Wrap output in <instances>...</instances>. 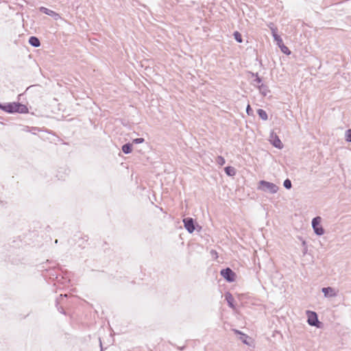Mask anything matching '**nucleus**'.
<instances>
[{
  "label": "nucleus",
  "mask_w": 351,
  "mask_h": 351,
  "mask_svg": "<svg viewBox=\"0 0 351 351\" xmlns=\"http://www.w3.org/2000/svg\"><path fill=\"white\" fill-rule=\"evenodd\" d=\"M225 300L227 302L228 306L232 308L235 309L237 304L234 298L230 291H226L224 294Z\"/></svg>",
  "instance_id": "nucleus-12"
},
{
  "label": "nucleus",
  "mask_w": 351,
  "mask_h": 351,
  "mask_svg": "<svg viewBox=\"0 0 351 351\" xmlns=\"http://www.w3.org/2000/svg\"><path fill=\"white\" fill-rule=\"evenodd\" d=\"M29 88H30V86H29V87H28L24 93H21V94L18 95V96H17V101H21V97L25 95V92H26V91H27Z\"/></svg>",
  "instance_id": "nucleus-34"
},
{
  "label": "nucleus",
  "mask_w": 351,
  "mask_h": 351,
  "mask_svg": "<svg viewBox=\"0 0 351 351\" xmlns=\"http://www.w3.org/2000/svg\"><path fill=\"white\" fill-rule=\"evenodd\" d=\"M267 27L271 30L272 37L278 34V29L274 23H269V24H267Z\"/></svg>",
  "instance_id": "nucleus-21"
},
{
  "label": "nucleus",
  "mask_w": 351,
  "mask_h": 351,
  "mask_svg": "<svg viewBox=\"0 0 351 351\" xmlns=\"http://www.w3.org/2000/svg\"><path fill=\"white\" fill-rule=\"evenodd\" d=\"M257 190L270 194H275L279 190V187L273 182L265 180H261L257 184Z\"/></svg>",
  "instance_id": "nucleus-3"
},
{
  "label": "nucleus",
  "mask_w": 351,
  "mask_h": 351,
  "mask_svg": "<svg viewBox=\"0 0 351 351\" xmlns=\"http://www.w3.org/2000/svg\"><path fill=\"white\" fill-rule=\"evenodd\" d=\"M182 223L186 230L190 234L195 231L199 232L202 230V226L198 223L196 219L190 217H184Z\"/></svg>",
  "instance_id": "nucleus-2"
},
{
  "label": "nucleus",
  "mask_w": 351,
  "mask_h": 351,
  "mask_svg": "<svg viewBox=\"0 0 351 351\" xmlns=\"http://www.w3.org/2000/svg\"><path fill=\"white\" fill-rule=\"evenodd\" d=\"M245 110L248 116L254 117L253 109L252 108L251 106L249 104L247 105Z\"/></svg>",
  "instance_id": "nucleus-27"
},
{
  "label": "nucleus",
  "mask_w": 351,
  "mask_h": 351,
  "mask_svg": "<svg viewBox=\"0 0 351 351\" xmlns=\"http://www.w3.org/2000/svg\"><path fill=\"white\" fill-rule=\"evenodd\" d=\"M185 348V346L179 347L178 349L180 350H183Z\"/></svg>",
  "instance_id": "nucleus-42"
},
{
  "label": "nucleus",
  "mask_w": 351,
  "mask_h": 351,
  "mask_svg": "<svg viewBox=\"0 0 351 351\" xmlns=\"http://www.w3.org/2000/svg\"><path fill=\"white\" fill-rule=\"evenodd\" d=\"M344 140L346 143H351V128L345 131Z\"/></svg>",
  "instance_id": "nucleus-24"
},
{
  "label": "nucleus",
  "mask_w": 351,
  "mask_h": 351,
  "mask_svg": "<svg viewBox=\"0 0 351 351\" xmlns=\"http://www.w3.org/2000/svg\"><path fill=\"white\" fill-rule=\"evenodd\" d=\"M13 110H14L13 101L4 103L3 112L8 113V114H14Z\"/></svg>",
  "instance_id": "nucleus-20"
},
{
  "label": "nucleus",
  "mask_w": 351,
  "mask_h": 351,
  "mask_svg": "<svg viewBox=\"0 0 351 351\" xmlns=\"http://www.w3.org/2000/svg\"><path fill=\"white\" fill-rule=\"evenodd\" d=\"M283 186L286 189H288V190L291 189L292 188V183H291V180L289 178L285 179L283 182Z\"/></svg>",
  "instance_id": "nucleus-25"
},
{
  "label": "nucleus",
  "mask_w": 351,
  "mask_h": 351,
  "mask_svg": "<svg viewBox=\"0 0 351 351\" xmlns=\"http://www.w3.org/2000/svg\"><path fill=\"white\" fill-rule=\"evenodd\" d=\"M322 217L319 216H316L313 218L311 221V226L313 230L314 233L317 236H322L325 233V229L322 225Z\"/></svg>",
  "instance_id": "nucleus-6"
},
{
  "label": "nucleus",
  "mask_w": 351,
  "mask_h": 351,
  "mask_svg": "<svg viewBox=\"0 0 351 351\" xmlns=\"http://www.w3.org/2000/svg\"><path fill=\"white\" fill-rule=\"evenodd\" d=\"M308 247H302V254L305 255L307 253Z\"/></svg>",
  "instance_id": "nucleus-38"
},
{
  "label": "nucleus",
  "mask_w": 351,
  "mask_h": 351,
  "mask_svg": "<svg viewBox=\"0 0 351 351\" xmlns=\"http://www.w3.org/2000/svg\"><path fill=\"white\" fill-rule=\"evenodd\" d=\"M256 60L257 62H258L259 65H260V66H261V67H264L263 64V62H262V60H261V58H259L257 56V57H256Z\"/></svg>",
  "instance_id": "nucleus-35"
},
{
  "label": "nucleus",
  "mask_w": 351,
  "mask_h": 351,
  "mask_svg": "<svg viewBox=\"0 0 351 351\" xmlns=\"http://www.w3.org/2000/svg\"><path fill=\"white\" fill-rule=\"evenodd\" d=\"M256 113L261 120H263V121L268 120V114L265 110H263L262 108H258L256 110Z\"/></svg>",
  "instance_id": "nucleus-19"
},
{
  "label": "nucleus",
  "mask_w": 351,
  "mask_h": 351,
  "mask_svg": "<svg viewBox=\"0 0 351 351\" xmlns=\"http://www.w3.org/2000/svg\"><path fill=\"white\" fill-rule=\"evenodd\" d=\"M210 254L215 259L217 258L218 256H218V253H217V252L215 250H210Z\"/></svg>",
  "instance_id": "nucleus-32"
},
{
  "label": "nucleus",
  "mask_w": 351,
  "mask_h": 351,
  "mask_svg": "<svg viewBox=\"0 0 351 351\" xmlns=\"http://www.w3.org/2000/svg\"><path fill=\"white\" fill-rule=\"evenodd\" d=\"M133 150L134 147L132 143L130 142H128L121 146V151L125 154H130L133 152Z\"/></svg>",
  "instance_id": "nucleus-17"
},
{
  "label": "nucleus",
  "mask_w": 351,
  "mask_h": 351,
  "mask_svg": "<svg viewBox=\"0 0 351 351\" xmlns=\"http://www.w3.org/2000/svg\"><path fill=\"white\" fill-rule=\"evenodd\" d=\"M28 43L33 47H39L41 45L39 38L35 36H31L29 38Z\"/></svg>",
  "instance_id": "nucleus-16"
},
{
  "label": "nucleus",
  "mask_w": 351,
  "mask_h": 351,
  "mask_svg": "<svg viewBox=\"0 0 351 351\" xmlns=\"http://www.w3.org/2000/svg\"><path fill=\"white\" fill-rule=\"evenodd\" d=\"M29 112V111L27 105L23 104V103L19 101V114H27Z\"/></svg>",
  "instance_id": "nucleus-22"
},
{
  "label": "nucleus",
  "mask_w": 351,
  "mask_h": 351,
  "mask_svg": "<svg viewBox=\"0 0 351 351\" xmlns=\"http://www.w3.org/2000/svg\"><path fill=\"white\" fill-rule=\"evenodd\" d=\"M99 346H100V351H104L106 348L103 347L102 342L101 339L99 338Z\"/></svg>",
  "instance_id": "nucleus-37"
},
{
  "label": "nucleus",
  "mask_w": 351,
  "mask_h": 351,
  "mask_svg": "<svg viewBox=\"0 0 351 351\" xmlns=\"http://www.w3.org/2000/svg\"><path fill=\"white\" fill-rule=\"evenodd\" d=\"M219 273L227 282H234L237 280V274L229 267L221 269Z\"/></svg>",
  "instance_id": "nucleus-7"
},
{
  "label": "nucleus",
  "mask_w": 351,
  "mask_h": 351,
  "mask_svg": "<svg viewBox=\"0 0 351 351\" xmlns=\"http://www.w3.org/2000/svg\"><path fill=\"white\" fill-rule=\"evenodd\" d=\"M273 38L274 41L276 43V45L280 49L282 53L287 56L291 54V51L285 45L283 40L279 34L274 36Z\"/></svg>",
  "instance_id": "nucleus-9"
},
{
  "label": "nucleus",
  "mask_w": 351,
  "mask_h": 351,
  "mask_svg": "<svg viewBox=\"0 0 351 351\" xmlns=\"http://www.w3.org/2000/svg\"><path fill=\"white\" fill-rule=\"evenodd\" d=\"M234 39L238 43H243V37L239 31H234L232 34Z\"/></svg>",
  "instance_id": "nucleus-23"
},
{
  "label": "nucleus",
  "mask_w": 351,
  "mask_h": 351,
  "mask_svg": "<svg viewBox=\"0 0 351 351\" xmlns=\"http://www.w3.org/2000/svg\"><path fill=\"white\" fill-rule=\"evenodd\" d=\"M268 141L273 147L278 149H282L284 147V144L274 130L270 131Z\"/></svg>",
  "instance_id": "nucleus-8"
},
{
  "label": "nucleus",
  "mask_w": 351,
  "mask_h": 351,
  "mask_svg": "<svg viewBox=\"0 0 351 351\" xmlns=\"http://www.w3.org/2000/svg\"><path fill=\"white\" fill-rule=\"evenodd\" d=\"M254 82H256L257 84V85H259V84H263V77H261V76H257L256 78H254V80H253Z\"/></svg>",
  "instance_id": "nucleus-30"
},
{
  "label": "nucleus",
  "mask_w": 351,
  "mask_h": 351,
  "mask_svg": "<svg viewBox=\"0 0 351 351\" xmlns=\"http://www.w3.org/2000/svg\"><path fill=\"white\" fill-rule=\"evenodd\" d=\"M321 291L324 293L325 298H334L337 295V291L332 287H322Z\"/></svg>",
  "instance_id": "nucleus-13"
},
{
  "label": "nucleus",
  "mask_w": 351,
  "mask_h": 351,
  "mask_svg": "<svg viewBox=\"0 0 351 351\" xmlns=\"http://www.w3.org/2000/svg\"><path fill=\"white\" fill-rule=\"evenodd\" d=\"M0 110L3 111V110H4V103L0 102Z\"/></svg>",
  "instance_id": "nucleus-39"
},
{
  "label": "nucleus",
  "mask_w": 351,
  "mask_h": 351,
  "mask_svg": "<svg viewBox=\"0 0 351 351\" xmlns=\"http://www.w3.org/2000/svg\"><path fill=\"white\" fill-rule=\"evenodd\" d=\"M306 315L307 317L306 322L309 326H314L318 329L324 328V324L319 320L318 314L315 311L306 310Z\"/></svg>",
  "instance_id": "nucleus-4"
},
{
  "label": "nucleus",
  "mask_w": 351,
  "mask_h": 351,
  "mask_svg": "<svg viewBox=\"0 0 351 351\" xmlns=\"http://www.w3.org/2000/svg\"><path fill=\"white\" fill-rule=\"evenodd\" d=\"M68 294H60L58 298L56 299L55 306L57 310L62 315H67V313L64 309V306L67 305Z\"/></svg>",
  "instance_id": "nucleus-5"
},
{
  "label": "nucleus",
  "mask_w": 351,
  "mask_h": 351,
  "mask_svg": "<svg viewBox=\"0 0 351 351\" xmlns=\"http://www.w3.org/2000/svg\"><path fill=\"white\" fill-rule=\"evenodd\" d=\"M300 240L302 241V247H308L307 242L302 237H299Z\"/></svg>",
  "instance_id": "nucleus-33"
},
{
  "label": "nucleus",
  "mask_w": 351,
  "mask_h": 351,
  "mask_svg": "<svg viewBox=\"0 0 351 351\" xmlns=\"http://www.w3.org/2000/svg\"><path fill=\"white\" fill-rule=\"evenodd\" d=\"M58 239H56L55 240V243H58Z\"/></svg>",
  "instance_id": "nucleus-46"
},
{
  "label": "nucleus",
  "mask_w": 351,
  "mask_h": 351,
  "mask_svg": "<svg viewBox=\"0 0 351 351\" xmlns=\"http://www.w3.org/2000/svg\"><path fill=\"white\" fill-rule=\"evenodd\" d=\"M41 275L46 280L54 282L53 285L60 289H63L69 286L71 280V272L64 269L61 266L41 265L39 269Z\"/></svg>",
  "instance_id": "nucleus-1"
},
{
  "label": "nucleus",
  "mask_w": 351,
  "mask_h": 351,
  "mask_svg": "<svg viewBox=\"0 0 351 351\" xmlns=\"http://www.w3.org/2000/svg\"><path fill=\"white\" fill-rule=\"evenodd\" d=\"M45 229L47 232H49L51 230V228L49 226H47Z\"/></svg>",
  "instance_id": "nucleus-41"
},
{
  "label": "nucleus",
  "mask_w": 351,
  "mask_h": 351,
  "mask_svg": "<svg viewBox=\"0 0 351 351\" xmlns=\"http://www.w3.org/2000/svg\"><path fill=\"white\" fill-rule=\"evenodd\" d=\"M225 173L229 177H234L237 173V169L230 165H228L223 169Z\"/></svg>",
  "instance_id": "nucleus-18"
},
{
  "label": "nucleus",
  "mask_w": 351,
  "mask_h": 351,
  "mask_svg": "<svg viewBox=\"0 0 351 351\" xmlns=\"http://www.w3.org/2000/svg\"><path fill=\"white\" fill-rule=\"evenodd\" d=\"M216 162L219 166H223L226 163V160L222 156H217L216 158Z\"/></svg>",
  "instance_id": "nucleus-26"
},
{
  "label": "nucleus",
  "mask_w": 351,
  "mask_h": 351,
  "mask_svg": "<svg viewBox=\"0 0 351 351\" xmlns=\"http://www.w3.org/2000/svg\"><path fill=\"white\" fill-rule=\"evenodd\" d=\"M247 73L248 75H250L252 77L256 78L257 76H259L258 73H257V72L254 73L252 71H247Z\"/></svg>",
  "instance_id": "nucleus-31"
},
{
  "label": "nucleus",
  "mask_w": 351,
  "mask_h": 351,
  "mask_svg": "<svg viewBox=\"0 0 351 351\" xmlns=\"http://www.w3.org/2000/svg\"><path fill=\"white\" fill-rule=\"evenodd\" d=\"M14 114H19V101H13Z\"/></svg>",
  "instance_id": "nucleus-28"
},
{
  "label": "nucleus",
  "mask_w": 351,
  "mask_h": 351,
  "mask_svg": "<svg viewBox=\"0 0 351 351\" xmlns=\"http://www.w3.org/2000/svg\"><path fill=\"white\" fill-rule=\"evenodd\" d=\"M0 119L4 120L5 119L3 117L0 116Z\"/></svg>",
  "instance_id": "nucleus-45"
},
{
  "label": "nucleus",
  "mask_w": 351,
  "mask_h": 351,
  "mask_svg": "<svg viewBox=\"0 0 351 351\" xmlns=\"http://www.w3.org/2000/svg\"><path fill=\"white\" fill-rule=\"evenodd\" d=\"M145 141L144 138H136L132 140V142L131 143L133 144H141L143 143Z\"/></svg>",
  "instance_id": "nucleus-29"
},
{
  "label": "nucleus",
  "mask_w": 351,
  "mask_h": 351,
  "mask_svg": "<svg viewBox=\"0 0 351 351\" xmlns=\"http://www.w3.org/2000/svg\"><path fill=\"white\" fill-rule=\"evenodd\" d=\"M232 331L243 343L247 346H250V340H251V337H250L247 334L238 329H233Z\"/></svg>",
  "instance_id": "nucleus-10"
},
{
  "label": "nucleus",
  "mask_w": 351,
  "mask_h": 351,
  "mask_svg": "<svg viewBox=\"0 0 351 351\" xmlns=\"http://www.w3.org/2000/svg\"><path fill=\"white\" fill-rule=\"evenodd\" d=\"M259 91V93L263 97H266L269 93L271 92L267 85L265 84H261L259 85H254L253 83H252Z\"/></svg>",
  "instance_id": "nucleus-14"
},
{
  "label": "nucleus",
  "mask_w": 351,
  "mask_h": 351,
  "mask_svg": "<svg viewBox=\"0 0 351 351\" xmlns=\"http://www.w3.org/2000/svg\"><path fill=\"white\" fill-rule=\"evenodd\" d=\"M82 239H84L86 241H88V237L87 235L84 236V237L81 238Z\"/></svg>",
  "instance_id": "nucleus-40"
},
{
  "label": "nucleus",
  "mask_w": 351,
  "mask_h": 351,
  "mask_svg": "<svg viewBox=\"0 0 351 351\" xmlns=\"http://www.w3.org/2000/svg\"><path fill=\"white\" fill-rule=\"evenodd\" d=\"M139 153H143L141 149H136Z\"/></svg>",
  "instance_id": "nucleus-43"
},
{
  "label": "nucleus",
  "mask_w": 351,
  "mask_h": 351,
  "mask_svg": "<svg viewBox=\"0 0 351 351\" xmlns=\"http://www.w3.org/2000/svg\"><path fill=\"white\" fill-rule=\"evenodd\" d=\"M23 131L31 132L33 134H36V132H43V131H45L49 134H53L52 131H50L47 129L43 130V129L38 128V127L25 126L23 128Z\"/></svg>",
  "instance_id": "nucleus-15"
},
{
  "label": "nucleus",
  "mask_w": 351,
  "mask_h": 351,
  "mask_svg": "<svg viewBox=\"0 0 351 351\" xmlns=\"http://www.w3.org/2000/svg\"><path fill=\"white\" fill-rule=\"evenodd\" d=\"M108 243L106 241L104 242L103 247H104V251L106 252L107 250H108Z\"/></svg>",
  "instance_id": "nucleus-36"
},
{
  "label": "nucleus",
  "mask_w": 351,
  "mask_h": 351,
  "mask_svg": "<svg viewBox=\"0 0 351 351\" xmlns=\"http://www.w3.org/2000/svg\"><path fill=\"white\" fill-rule=\"evenodd\" d=\"M38 10L41 13L45 14L52 17L56 21H57L61 18L60 14H58V12H56L52 10H50L46 7H44V6L39 7Z\"/></svg>",
  "instance_id": "nucleus-11"
},
{
  "label": "nucleus",
  "mask_w": 351,
  "mask_h": 351,
  "mask_svg": "<svg viewBox=\"0 0 351 351\" xmlns=\"http://www.w3.org/2000/svg\"><path fill=\"white\" fill-rule=\"evenodd\" d=\"M0 123H1V125H5V123L1 122V121H0Z\"/></svg>",
  "instance_id": "nucleus-44"
}]
</instances>
